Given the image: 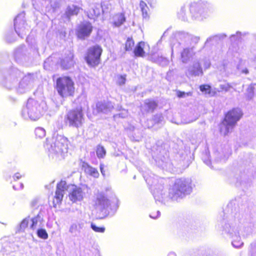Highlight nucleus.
I'll use <instances>...</instances> for the list:
<instances>
[{
  "label": "nucleus",
  "mask_w": 256,
  "mask_h": 256,
  "mask_svg": "<svg viewBox=\"0 0 256 256\" xmlns=\"http://www.w3.org/2000/svg\"><path fill=\"white\" fill-rule=\"evenodd\" d=\"M244 95L248 100H251L254 97V87L252 84L248 86Z\"/></svg>",
  "instance_id": "obj_29"
},
{
  "label": "nucleus",
  "mask_w": 256,
  "mask_h": 256,
  "mask_svg": "<svg viewBox=\"0 0 256 256\" xmlns=\"http://www.w3.org/2000/svg\"><path fill=\"white\" fill-rule=\"evenodd\" d=\"M145 43L143 42H140L134 50V54L136 56L142 57L144 56V48Z\"/></svg>",
  "instance_id": "obj_26"
},
{
  "label": "nucleus",
  "mask_w": 256,
  "mask_h": 256,
  "mask_svg": "<svg viewBox=\"0 0 256 256\" xmlns=\"http://www.w3.org/2000/svg\"><path fill=\"white\" fill-rule=\"evenodd\" d=\"M22 74L18 69H13L3 81L2 84L8 90L16 88L18 86V80L22 77Z\"/></svg>",
  "instance_id": "obj_11"
},
{
  "label": "nucleus",
  "mask_w": 256,
  "mask_h": 256,
  "mask_svg": "<svg viewBox=\"0 0 256 256\" xmlns=\"http://www.w3.org/2000/svg\"><path fill=\"white\" fill-rule=\"evenodd\" d=\"M80 8L72 4L68 6L66 10L65 14L68 18L74 15H76L79 12Z\"/></svg>",
  "instance_id": "obj_25"
},
{
  "label": "nucleus",
  "mask_w": 256,
  "mask_h": 256,
  "mask_svg": "<svg viewBox=\"0 0 256 256\" xmlns=\"http://www.w3.org/2000/svg\"><path fill=\"white\" fill-rule=\"evenodd\" d=\"M56 90L62 97L72 96L74 92V82L67 76L60 78L56 80Z\"/></svg>",
  "instance_id": "obj_7"
},
{
  "label": "nucleus",
  "mask_w": 256,
  "mask_h": 256,
  "mask_svg": "<svg viewBox=\"0 0 256 256\" xmlns=\"http://www.w3.org/2000/svg\"><path fill=\"white\" fill-rule=\"evenodd\" d=\"M16 250L12 246L6 244L0 252V256H16Z\"/></svg>",
  "instance_id": "obj_21"
},
{
  "label": "nucleus",
  "mask_w": 256,
  "mask_h": 256,
  "mask_svg": "<svg viewBox=\"0 0 256 256\" xmlns=\"http://www.w3.org/2000/svg\"><path fill=\"white\" fill-rule=\"evenodd\" d=\"M46 130L42 128L38 127L35 129V134L38 138H42L46 136Z\"/></svg>",
  "instance_id": "obj_30"
},
{
  "label": "nucleus",
  "mask_w": 256,
  "mask_h": 256,
  "mask_svg": "<svg viewBox=\"0 0 256 256\" xmlns=\"http://www.w3.org/2000/svg\"><path fill=\"white\" fill-rule=\"evenodd\" d=\"M24 186H23V184H20V188H16V186H13V188L14 189V190H19V189H22L23 188Z\"/></svg>",
  "instance_id": "obj_54"
},
{
  "label": "nucleus",
  "mask_w": 256,
  "mask_h": 256,
  "mask_svg": "<svg viewBox=\"0 0 256 256\" xmlns=\"http://www.w3.org/2000/svg\"><path fill=\"white\" fill-rule=\"evenodd\" d=\"M37 234L38 236L41 238L46 240L48 238V234L44 229H39L37 231Z\"/></svg>",
  "instance_id": "obj_35"
},
{
  "label": "nucleus",
  "mask_w": 256,
  "mask_h": 256,
  "mask_svg": "<svg viewBox=\"0 0 256 256\" xmlns=\"http://www.w3.org/2000/svg\"><path fill=\"white\" fill-rule=\"evenodd\" d=\"M85 172L86 174L94 178H98L99 176L98 170L88 165L85 168Z\"/></svg>",
  "instance_id": "obj_28"
},
{
  "label": "nucleus",
  "mask_w": 256,
  "mask_h": 256,
  "mask_svg": "<svg viewBox=\"0 0 256 256\" xmlns=\"http://www.w3.org/2000/svg\"><path fill=\"white\" fill-rule=\"evenodd\" d=\"M106 4L104 3L102 4L100 6L99 4L96 6L92 10L90 11V14H88V16L90 18H94V16L97 17L100 14L102 10L103 12H106L104 8Z\"/></svg>",
  "instance_id": "obj_22"
},
{
  "label": "nucleus",
  "mask_w": 256,
  "mask_h": 256,
  "mask_svg": "<svg viewBox=\"0 0 256 256\" xmlns=\"http://www.w3.org/2000/svg\"><path fill=\"white\" fill-rule=\"evenodd\" d=\"M96 106L98 112L104 113H107L108 112H110L114 108L113 105L110 102H98L96 104Z\"/></svg>",
  "instance_id": "obj_23"
},
{
  "label": "nucleus",
  "mask_w": 256,
  "mask_h": 256,
  "mask_svg": "<svg viewBox=\"0 0 256 256\" xmlns=\"http://www.w3.org/2000/svg\"><path fill=\"white\" fill-rule=\"evenodd\" d=\"M156 62L159 63L160 64H162V63H163L162 64H166L168 62V60L160 56L158 58V60H156Z\"/></svg>",
  "instance_id": "obj_42"
},
{
  "label": "nucleus",
  "mask_w": 256,
  "mask_h": 256,
  "mask_svg": "<svg viewBox=\"0 0 256 256\" xmlns=\"http://www.w3.org/2000/svg\"><path fill=\"white\" fill-rule=\"evenodd\" d=\"M140 9H142L144 8H147L148 6H147L146 4L144 2L143 0H141L140 2Z\"/></svg>",
  "instance_id": "obj_51"
},
{
  "label": "nucleus",
  "mask_w": 256,
  "mask_h": 256,
  "mask_svg": "<svg viewBox=\"0 0 256 256\" xmlns=\"http://www.w3.org/2000/svg\"><path fill=\"white\" fill-rule=\"evenodd\" d=\"M194 52L192 48H185L181 52V60L183 63L188 62L192 56Z\"/></svg>",
  "instance_id": "obj_24"
},
{
  "label": "nucleus",
  "mask_w": 256,
  "mask_h": 256,
  "mask_svg": "<svg viewBox=\"0 0 256 256\" xmlns=\"http://www.w3.org/2000/svg\"><path fill=\"white\" fill-rule=\"evenodd\" d=\"M233 88V86L232 84L227 83L223 84L220 85V88L222 90H224L225 92L228 91L230 88Z\"/></svg>",
  "instance_id": "obj_37"
},
{
  "label": "nucleus",
  "mask_w": 256,
  "mask_h": 256,
  "mask_svg": "<svg viewBox=\"0 0 256 256\" xmlns=\"http://www.w3.org/2000/svg\"><path fill=\"white\" fill-rule=\"evenodd\" d=\"M44 104H40L37 101L30 98L28 100L26 106L22 109V116L26 120L36 121L38 120L44 112Z\"/></svg>",
  "instance_id": "obj_5"
},
{
  "label": "nucleus",
  "mask_w": 256,
  "mask_h": 256,
  "mask_svg": "<svg viewBox=\"0 0 256 256\" xmlns=\"http://www.w3.org/2000/svg\"><path fill=\"white\" fill-rule=\"evenodd\" d=\"M102 48L96 45L90 47L87 51L85 60L88 64L95 66L100 63V57L102 52Z\"/></svg>",
  "instance_id": "obj_10"
},
{
  "label": "nucleus",
  "mask_w": 256,
  "mask_h": 256,
  "mask_svg": "<svg viewBox=\"0 0 256 256\" xmlns=\"http://www.w3.org/2000/svg\"><path fill=\"white\" fill-rule=\"evenodd\" d=\"M192 95V93L190 92L186 93L184 92H177V96L179 98H184L186 96H190Z\"/></svg>",
  "instance_id": "obj_40"
},
{
  "label": "nucleus",
  "mask_w": 256,
  "mask_h": 256,
  "mask_svg": "<svg viewBox=\"0 0 256 256\" xmlns=\"http://www.w3.org/2000/svg\"><path fill=\"white\" fill-rule=\"evenodd\" d=\"M212 38H208V39H207L206 42H208V41H209V40H212Z\"/></svg>",
  "instance_id": "obj_57"
},
{
  "label": "nucleus",
  "mask_w": 256,
  "mask_h": 256,
  "mask_svg": "<svg viewBox=\"0 0 256 256\" xmlns=\"http://www.w3.org/2000/svg\"><path fill=\"white\" fill-rule=\"evenodd\" d=\"M134 42L131 38H128L125 44V50L126 51H131L134 46Z\"/></svg>",
  "instance_id": "obj_31"
},
{
  "label": "nucleus",
  "mask_w": 256,
  "mask_h": 256,
  "mask_svg": "<svg viewBox=\"0 0 256 256\" xmlns=\"http://www.w3.org/2000/svg\"><path fill=\"white\" fill-rule=\"evenodd\" d=\"M68 142L65 136L57 135L46 140L45 147L48 150V156L54 160H60L64 158L68 150Z\"/></svg>",
  "instance_id": "obj_2"
},
{
  "label": "nucleus",
  "mask_w": 256,
  "mask_h": 256,
  "mask_svg": "<svg viewBox=\"0 0 256 256\" xmlns=\"http://www.w3.org/2000/svg\"><path fill=\"white\" fill-rule=\"evenodd\" d=\"M92 30V26L88 22L82 23L78 28L77 36L78 38L84 39L90 36Z\"/></svg>",
  "instance_id": "obj_15"
},
{
  "label": "nucleus",
  "mask_w": 256,
  "mask_h": 256,
  "mask_svg": "<svg viewBox=\"0 0 256 256\" xmlns=\"http://www.w3.org/2000/svg\"><path fill=\"white\" fill-rule=\"evenodd\" d=\"M185 73L188 78L202 76L203 72L200 64L198 62H194L186 68Z\"/></svg>",
  "instance_id": "obj_14"
},
{
  "label": "nucleus",
  "mask_w": 256,
  "mask_h": 256,
  "mask_svg": "<svg viewBox=\"0 0 256 256\" xmlns=\"http://www.w3.org/2000/svg\"><path fill=\"white\" fill-rule=\"evenodd\" d=\"M146 0L150 4H152L154 1V0Z\"/></svg>",
  "instance_id": "obj_56"
},
{
  "label": "nucleus",
  "mask_w": 256,
  "mask_h": 256,
  "mask_svg": "<svg viewBox=\"0 0 256 256\" xmlns=\"http://www.w3.org/2000/svg\"><path fill=\"white\" fill-rule=\"evenodd\" d=\"M186 7L183 6L181 8L180 12L178 13V16L183 20H187V18L185 17Z\"/></svg>",
  "instance_id": "obj_38"
},
{
  "label": "nucleus",
  "mask_w": 256,
  "mask_h": 256,
  "mask_svg": "<svg viewBox=\"0 0 256 256\" xmlns=\"http://www.w3.org/2000/svg\"><path fill=\"white\" fill-rule=\"evenodd\" d=\"M52 57L50 56L44 62V68H46L48 65L50 63V62L52 60Z\"/></svg>",
  "instance_id": "obj_48"
},
{
  "label": "nucleus",
  "mask_w": 256,
  "mask_h": 256,
  "mask_svg": "<svg viewBox=\"0 0 256 256\" xmlns=\"http://www.w3.org/2000/svg\"><path fill=\"white\" fill-rule=\"evenodd\" d=\"M238 69L241 72L242 74H247L248 73V70L247 68H242L240 66H238Z\"/></svg>",
  "instance_id": "obj_44"
},
{
  "label": "nucleus",
  "mask_w": 256,
  "mask_h": 256,
  "mask_svg": "<svg viewBox=\"0 0 256 256\" xmlns=\"http://www.w3.org/2000/svg\"><path fill=\"white\" fill-rule=\"evenodd\" d=\"M83 114L80 110H72L64 116V122L70 126L78 128L82 125Z\"/></svg>",
  "instance_id": "obj_8"
},
{
  "label": "nucleus",
  "mask_w": 256,
  "mask_h": 256,
  "mask_svg": "<svg viewBox=\"0 0 256 256\" xmlns=\"http://www.w3.org/2000/svg\"><path fill=\"white\" fill-rule=\"evenodd\" d=\"M160 166L162 167V168H164V166H163V165H160Z\"/></svg>",
  "instance_id": "obj_58"
},
{
  "label": "nucleus",
  "mask_w": 256,
  "mask_h": 256,
  "mask_svg": "<svg viewBox=\"0 0 256 256\" xmlns=\"http://www.w3.org/2000/svg\"><path fill=\"white\" fill-rule=\"evenodd\" d=\"M210 62L208 59H205L203 62V65L204 68H208L210 66Z\"/></svg>",
  "instance_id": "obj_47"
},
{
  "label": "nucleus",
  "mask_w": 256,
  "mask_h": 256,
  "mask_svg": "<svg viewBox=\"0 0 256 256\" xmlns=\"http://www.w3.org/2000/svg\"><path fill=\"white\" fill-rule=\"evenodd\" d=\"M242 116V111L239 108H234L228 112L224 120L220 125V133L226 136L230 132Z\"/></svg>",
  "instance_id": "obj_6"
},
{
  "label": "nucleus",
  "mask_w": 256,
  "mask_h": 256,
  "mask_svg": "<svg viewBox=\"0 0 256 256\" xmlns=\"http://www.w3.org/2000/svg\"><path fill=\"white\" fill-rule=\"evenodd\" d=\"M104 164H100V170L101 173L102 174V176H104L105 173H104Z\"/></svg>",
  "instance_id": "obj_52"
},
{
  "label": "nucleus",
  "mask_w": 256,
  "mask_h": 256,
  "mask_svg": "<svg viewBox=\"0 0 256 256\" xmlns=\"http://www.w3.org/2000/svg\"><path fill=\"white\" fill-rule=\"evenodd\" d=\"M96 154L98 158H103L106 154L105 149L103 146H98L96 150Z\"/></svg>",
  "instance_id": "obj_32"
},
{
  "label": "nucleus",
  "mask_w": 256,
  "mask_h": 256,
  "mask_svg": "<svg viewBox=\"0 0 256 256\" xmlns=\"http://www.w3.org/2000/svg\"><path fill=\"white\" fill-rule=\"evenodd\" d=\"M70 190L69 198L73 202L82 200L86 196V193L84 190L78 186H72Z\"/></svg>",
  "instance_id": "obj_13"
},
{
  "label": "nucleus",
  "mask_w": 256,
  "mask_h": 256,
  "mask_svg": "<svg viewBox=\"0 0 256 256\" xmlns=\"http://www.w3.org/2000/svg\"><path fill=\"white\" fill-rule=\"evenodd\" d=\"M190 11L193 20H202L212 14L214 8L212 4L208 1L200 0L190 4Z\"/></svg>",
  "instance_id": "obj_4"
},
{
  "label": "nucleus",
  "mask_w": 256,
  "mask_h": 256,
  "mask_svg": "<svg viewBox=\"0 0 256 256\" xmlns=\"http://www.w3.org/2000/svg\"><path fill=\"white\" fill-rule=\"evenodd\" d=\"M74 54L72 52L69 51L66 56L61 61V66L63 68L68 69L73 66L74 61L73 60Z\"/></svg>",
  "instance_id": "obj_20"
},
{
  "label": "nucleus",
  "mask_w": 256,
  "mask_h": 256,
  "mask_svg": "<svg viewBox=\"0 0 256 256\" xmlns=\"http://www.w3.org/2000/svg\"><path fill=\"white\" fill-rule=\"evenodd\" d=\"M86 223L82 220L72 223L70 226L69 232L74 236H78L84 228Z\"/></svg>",
  "instance_id": "obj_18"
},
{
  "label": "nucleus",
  "mask_w": 256,
  "mask_h": 256,
  "mask_svg": "<svg viewBox=\"0 0 256 256\" xmlns=\"http://www.w3.org/2000/svg\"><path fill=\"white\" fill-rule=\"evenodd\" d=\"M200 91L204 92L206 94H209L210 96H213V94H211L210 89L211 88L210 86L207 84L201 85L200 87Z\"/></svg>",
  "instance_id": "obj_34"
},
{
  "label": "nucleus",
  "mask_w": 256,
  "mask_h": 256,
  "mask_svg": "<svg viewBox=\"0 0 256 256\" xmlns=\"http://www.w3.org/2000/svg\"><path fill=\"white\" fill-rule=\"evenodd\" d=\"M22 175L20 174V173L18 172H17L16 174H15L14 176H13V179L14 180H16L18 179H20V178H22Z\"/></svg>",
  "instance_id": "obj_50"
},
{
  "label": "nucleus",
  "mask_w": 256,
  "mask_h": 256,
  "mask_svg": "<svg viewBox=\"0 0 256 256\" xmlns=\"http://www.w3.org/2000/svg\"><path fill=\"white\" fill-rule=\"evenodd\" d=\"M126 17L123 12L118 13L114 14L110 22L114 27H120L126 22Z\"/></svg>",
  "instance_id": "obj_19"
},
{
  "label": "nucleus",
  "mask_w": 256,
  "mask_h": 256,
  "mask_svg": "<svg viewBox=\"0 0 256 256\" xmlns=\"http://www.w3.org/2000/svg\"><path fill=\"white\" fill-rule=\"evenodd\" d=\"M40 216L38 214L36 216L32 218L30 220L32 222V224L30 226V228L32 229H34L36 228L38 222L40 220Z\"/></svg>",
  "instance_id": "obj_33"
},
{
  "label": "nucleus",
  "mask_w": 256,
  "mask_h": 256,
  "mask_svg": "<svg viewBox=\"0 0 256 256\" xmlns=\"http://www.w3.org/2000/svg\"><path fill=\"white\" fill-rule=\"evenodd\" d=\"M172 53L173 52V48H172Z\"/></svg>",
  "instance_id": "obj_60"
},
{
  "label": "nucleus",
  "mask_w": 256,
  "mask_h": 256,
  "mask_svg": "<svg viewBox=\"0 0 256 256\" xmlns=\"http://www.w3.org/2000/svg\"><path fill=\"white\" fill-rule=\"evenodd\" d=\"M244 220L240 218V216L230 220L226 223L223 227L222 234H226L228 236L232 239V246L236 248H240L243 242L240 240V236H244L243 232L244 226Z\"/></svg>",
  "instance_id": "obj_3"
},
{
  "label": "nucleus",
  "mask_w": 256,
  "mask_h": 256,
  "mask_svg": "<svg viewBox=\"0 0 256 256\" xmlns=\"http://www.w3.org/2000/svg\"><path fill=\"white\" fill-rule=\"evenodd\" d=\"M240 34V32H236V34H237V35H238V34Z\"/></svg>",
  "instance_id": "obj_59"
},
{
  "label": "nucleus",
  "mask_w": 256,
  "mask_h": 256,
  "mask_svg": "<svg viewBox=\"0 0 256 256\" xmlns=\"http://www.w3.org/2000/svg\"><path fill=\"white\" fill-rule=\"evenodd\" d=\"M108 204V200L104 192L98 191L94 194L91 204L94 208L102 211L106 208Z\"/></svg>",
  "instance_id": "obj_12"
},
{
  "label": "nucleus",
  "mask_w": 256,
  "mask_h": 256,
  "mask_svg": "<svg viewBox=\"0 0 256 256\" xmlns=\"http://www.w3.org/2000/svg\"><path fill=\"white\" fill-rule=\"evenodd\" d=\"M128 115V112L126 110H122V112L118 114L120 117L122 118H126Z\"/></svg>",
  "instance_id": "obj_45"
},
{
  "label": "nucleus",
  "mask_w": 256,
  "mask_h": 256,
  "mask_svg": "<svg viewBox=\"0 0 256 256\" xmlns=\"http://www.w3.org/2000/svg\"><path fill=\"white\" fill-rule=\"evenodd\" d=\"M168 256H176V254L174 252H170L168 254Z\"/></svg>",
  "instance_id": "obj_55"
},
{
  "label": "nucleus",
  "mask_w": 256,
  "mask_h": 256,
  "mask_svg": "<svg viewBox=\"0 0 256 256\" xmlns=\"http://www.w3.org/2000/svg\"><path fill=\"white\" fill-rule=\"evenodd\" d=\"M22 14L18 15L14 20L15 30L21 38L26 33L24 21L22 19Z\"/></svg>",
  "instance_id": "obj_17"
},
{
  "label": "nucleus",
  "mask_w": 256,
  "mask_h": 256,
  "mask_svg": "<svg viewBox=\"0 0 256 256\" xmlns=\"http://www.w3.org/2000/svg\"><path fill=\"white\" fill-rule=\"evenodd\" d=\"M126 82V76H120L118 78V82L120 85H122Z\"/></svg>",
  "instance_id": "obj_41"
},
{
  "label": "nucleus",
  "mask_w": 256,
  "mask_h": 256,
  "mask_svg": "<svg viewBox=\"0 0 256 256\" xmlns=\"http://www.w3.org/2000/svg\"><path fill=\"white\" fill-rule=\"evenodd\" d=\"M157 106L156 103L150 100H146L144 102V107L148 111H153Z\"/></svg>",
  "instance_id": "obj_27"
},
{
  "label": "nucleus",
  "mask_w": 256,
  "mask_h": 256,
  "mask_svg": "<svg viewBox=\"0 0 256 256\" xmlns=\"http://www.w3.org/2000/svg\"><path fill=\"white\" fill-rule=\"evenodd\" d=\"M28 223V218H24L20 224V230H24L27 226Z\"/></svg>",
  "instance_id": "obj_39"
},
{
  "label": "nucleus",
  "mask_w": 256,
  "mask_h": 256,
  "mask_svg": "<svg viewBox=\"0 0 256 256\" xmlns=\"http://www.w3.org/2000/svg\"><path fill=\"white\" fill-rule=\"evenodd\" d=\"M163 117L161 114H157L154 116V120L155 122L160 123L162 122Z\"/></svg>",
  "instance_id": "obj_43"
},
{
  "label": "nucleus",
  "mask_w": 256,
  "mask_h": 256,
  "mask_svg": "<svg viewBox=\"0 0 256 256\" xmlns=\"http://www.w3.org/2000/svg\"><path fill=\"white\" fill-rule=\"evenodd\" d=\"M35 77L34 74H28L22 78L18 82L16 92L18 94H24L30 92L34 87Z\"/></svg>",
  "instance_id": "obj_9"
},
{
  "label": "nucleus",
  "mask_w": 256,
  "mask_h": 256,
  "mask_svg": "<svg viewBox=\"0 0 256 256\" xmlns=\"http://www.w3.org/2000/svg\"><path fill=\"white\" fill-rule=\"evenodd\" d=\"M146 182L150 185L151 190L156 200H162L167 198L172 200L179 201L192 191V181L189 178L176 179L174 184L168 189V192L164 191V180L157 176L146 178Z\"/></svg>",
  "instance_id": "obj_1"
},
{
  "label": "nucleus",
  "mask_w": 256,
  "mask_h": 256,
  "mask_svg": "<svg viewBox=\"0 0 256 256\" xmlns=\"http://www.w3.org/2000/svg\"><path fill=\"white\" fill-rule=\"evenodd\" d=\"M67 188L68 186L65 181L62 180L58 184L55 192L54 203L56 202V204H58L61 202Z\"/></svg>",
  "instance_id": "obj_16"
},
{
  "label": "nucleus",
  "mask_w": 256,
  "mask_h": 256,
  "mask_svg": "<svg viewBox=\"0 0 256 256\" xmlns=\"http://www.w3.org/2000/svg\"><path fill=\"white\" fill-rule=\"evenodd\" d=\"M160 211L156 212V215L154 213H152L150 214V217L152 218H156L160 216Z\"/></svg>",
  "instance_id": "obj_49"
},
{
  "label": "nucleus",
  "mask_w": 256,
  "mask_h": 256,
  "mask_svg": "<svg viewBox=\"0 0 256 256\" xmlns=\"http://www.w3.org/2000/svg\"><path fill=\"white\" fill-rule=\"evenodd\" d=\"M91 228L96 232L104 233L105 231L104 227H98L95 224H91Z\"/></svg>",
  "instance_id": "obj_36"
},
{
  "label": "nucleus",
  "mask_w": 256,
  "mask_h": 256,
  "mask_svg": "<svg viewBox=\"0 0 256 256\" xmlns=\"http://www.w3.org/2000/svg\"><path fill=\"white\" fill-rule=\"evenodd\" d=\"M148 7L146 8H144L140 9L141 11L142 12V16L144 18H146L148 16Z\"/></svg>",
  "instance_id": "obj_46"
},
{
  "label": "nucleus",
  "mask_w": 256,
  "mask_h": 256,
  "mask_svg": "<svg viewBox=\"0 0 256 256\" xmlns=\"http://www.w3.org/2000/svg\"><path fill=\"white\" fill-rule=\"evenodd\" d=\"M203 160H204V162L205 164H206L208 166H210V160L208 159V160H205L204 158H203Z\"/></svg>",
  "instance_id": "obj_53"
}]
</instances>
